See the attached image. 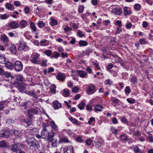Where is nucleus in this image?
Here are the masks:
<instances>
[{"label":"nucleus","instance_id":"63","mask_svg":"<svg viewBox=\"0 0 153 153\" xmlns=\"http://www.w3.org/2000/svg\"><path fill=\"white\" fill-rule=\"evenodd\" d=\"M76 140L77 142L80 143L82 142L83 141V140L80 136H78L76 137Z\"/></svg>","mask_w":153,"mask_h":153},{"label":"nucleus","instance_id":"55","mask_svg":"<svg viewBox=\"0 0 153 153\" xmlns=\"http://www.w3.org/2000/svg\"><path fill=\"white\" fill-rule=\"evenodd\" d=\"M125 92L126 94L130 93H131L130 88L128 86H126L125 90Z\"/></svg>","mask_w":153,"mask_h":153},{"label":"nucleus","instance_id":"7","mask_svg":"<svg viewBox=\"0 0 153 153\" xmlns=\"http://www.w3.org/2000/svg\"><path fill=\"white\" fill-rule=\"evenodd\" d=\"M38 113V111L35 108L30 109L27 111V114L30 118L33 117V115L37 114Z\"/></svg>","mask_w":153,"mask_h":153},{"label":"nucleus","instance_id":"2","mask_svg":"<svg viewBox=\"0 0 153 153\" xmlns=\"http://www.w3.org/2000/svg\"><path fill=\"white\" fill-rule=\"evenodd\" d=\"M24 147V145L21 143L15 142L11 145L10 148L13 152H17L18 150L20 149H23Z\"/></svg>","mask_w":153,"mask_h":153},{"label":"nucleus","instance_id":"14","mask_svg":"<svg viewBox=\"0 0 153 153\" xmlns=\"http://www.w3.org/2000/svg\"><path fill=\"white\" fill-rule=\"evenodd\" d=\"M128 136L125 134H123L120 135L119 137L120 140L123 142L126 143L127 142V140Z\"/></svg>","mask_w":153,"mask_h":153},{"label":"nucleus","instance_id":"58","mask_svg":"<svg viewBox=\"0 0 153 153\" xmlns=\"http://www.w3.org/2000/svg\"><path fill=\"white\" fill-rule=\"evenodd\" d=\"M5 7L8 10H11L12 7V4L9 3H7L5 4Z\"/></svg>","mask_w":153,"mask_h":153},{"label":"nucleus","instance_id":"22","mask_svg":"<svg viewBox=\"0 0 153 153\" xmlns=\"http://www.w3.org/2000/svg\"><path fill=\"white\" fill-rule=\"evenodd\" d=\"M69 119L73 123L79 126H80V124L78 123V121L76 119L71 117H70Z\"/></svg>","mask_w":153,"mask_h":153},{"label":"nucleus","instance_id":"56","mask_svg":"<svg viewBox=\"0 0 153 153\" xmlns=\"http://www.w3.org/2000/svg\"><path fill=\"white\" fill-rule=\"evenodd\" d=\"M92 141V140L91 138H89L86 140L85 143L87 145L90 146L91 144Z\"/></svg>","mask_w":153,"mask_h":153},{"label":"nucleus","instance_id":"15","mask_svg":"<svg viewBox=\"0 0 153 153\" xmlns=\"http://www.w3.org/2000/svg\"><path fill=\"white\" fill-rule=\"evenodd\" d=\"M9 47L8 49L13 53H15L16 52V49L15 46L13 45L9 44Z\"/></svg>","mask_w":153,"mask_h":153},{"label":"nucleus","instance_id":"12","mask_svg":"<svg viewBox=\"0 0 153 153\" xmlns=\"http://www.w3.org/2000/svg\"><path fill=\"white\" fill-rule=\"evenodd\" d=\"M62 106V104L57 101H55L53 102V107L55 109H58L60 108Z\"/></svg>","mask_w":153,"mask_h":153},{"label":"nucleus","instance_id":"32","mask_svg":"<svg viewBox=\"0 0 153 153\" xmlns=\"http://www.w3.org/2000/svg\"><path fill=\"white\" fill-rule=\"evenodd\" d=\"M56 87L55 84H52L50 87V92L53 94H54L56 93Z\"/></svg>","mask_w":153,"mask_h":153},{"label":"nucleus","instance_id":"51","mask_svg":"<svg viewBox=\"0 0 153 153\" xmlns=\"http://www.w3.org/2000/svg\"><path fill=\"white\" fill-rule=\"evenodd\" d=\"M13 131L14 134L16 137H19L21 134L20 131L17 130L15 129Z\"/></svg>","mask_w":153,"mask_h":153},{"label":"nucleus","instance_id":"52","mask_svg":"<svg viewBox=\"0 0 153 153\" xmlns=\"http://www.w3.org/2000/svg\"><path fill=\"white\" fill-rule=\"evenodd\" d=\"M57 24V21L53 19H51V25L52 26H54L56 25Z\"/></svg>","mask_w":153,"mask_h":153},{"label":"nucleus","instance_id":"50","mask_svg":"<svg viewBox=\"0 0 153 153\" xmlns=\"http://www.w3.org/2000/svg\"><path fill=\"white\" fill-rule=\"evenodd\" d=\"M126 100L128 103L130 104L134 103L136 101L133 98H128L126 99Z\"/></svg>","mask_w":153,"mask_h":153},{"label":"nucleus","instance_id":"1","mask_svg":"<svg viewBox=\"0 0 153 153\" xmlns=\"http://www.w3.org/2000/svg\"><path fill=\"white\" fill-rule=\"evenodd\" d=\"M25 142L30 147L37 149L39 147L38 142L34 137H31L27 139Z\"/></svg>","mask_w":153,"mask_h":153},{"label":"nucleus","instance_id":"17","mask_svg":"<svg viewBox=\"0 0 153 153\" xmlns=\"http://www.w3.org/2000/svg\"><path fill=\"white\" fill-rule=\"evenodd\" d=\"M1 40L4 43H7L10 41L8 38L5 34L1 36Z\"/></svg>","mask_w":153,"mask_h":153},{"label":"nucleus","instance_id":"30","mask_svg":"<svg viewBox=\"0 0 153 153\" xmlns=\"http://www.w3.org/2000/svg\"><path fill=\"white\" fill-rule=\"evenodd\" d=\"M5 57L4 55L0 54V63L5 64Z\"/></svg>","mask_w":153,"mask_h":153},{"label":"nucleus","instance_id":"13","mask_svg":"<svg viewBox=\"0 0 153 153\" xmlns=\"http://www.w3.org/2000/svg\"><path fill=\"white\" fill-rule=\"evenodd\" d=\"M56 78L59 80L63 81L65 79L66 76L64 74L60 73L58 74Z\"/></svg>","mask_w":153,"mask_h":153},{"label":"nucleus","instance_id":"23","mask_svg":"<svg viewBox=\"0 0 153 153\" xmlns=\"http://www.w3.org/2000/svg\"><path fill=\"white\" fill-rule=\"evenodd\" d=\"M2 76H5V77L8 78H11V79H12L13 78V77L11 75V74L10 73L8 72H4V71L3 75Z\"/></svg>","mask_w":153,"mask_h":153},{"label":"nucleus","instance_id":"4","mask_svg":"<svg viewBox=\"0 0 153 153\" xmlns=\"http://www.w3.org/2000/svg\"><path fill=\"white\" fill-rule=\"evenodd\" d=\"M39 56L40 54L37 53H33L31 56V61L34 63L39 64V62L38 60Z\"/></svg>","mask_w":153,"mask_h":153},{"label":"nucleus","instance_id":"53","mask_svg":"<svg viewBox=\"0 0 153 153\" xmlns=\"http://www.w3.org/2000/svg\"><path fill=\"white\" fill-rule=\"evenodd\" d=\"M113 82L110 79H107L105 81V83L106 85H111L112 84Z\"/></svg>","mask_w":153,"mask_h":153},{"label":"nucleus","instance_id":"16","mask_svg":"<svg viewBox=\"0 0 153 153\" xmlns=\"http://www.w3.org/2000/svg\"><path fill=\"white\" fill-rule=\"evenodd\" d=\"M32 119L31 118H24L23 120L24 122L26 123L27 126H30L32 124Z\"/></svg>","mask_w":153,"mask_h":153},{"label":"nucleus","instance_id":"31","mask_svg":"<svg viewBox=\"0 0 153 153\" xmlns=\"http://www.w3.org/2000/svg\"><path fill=\"white\" fill-rule=\"evenodd\" d=\"M20 25L23 28H24L27 27L28 25L26 21L24 20H22L20 22Z\"/></svg>","mask_w":153,"mask_h":153},{"label":"nucleus","instance_id":"38","mask_svg":"<svg viewBox=\"0 0 153 153\" xmlns=\"http://www.w3.org/2000/svg\"><path fill=\"white\" fill-rule=\"evenodd\" d=\"M9 17V15L7 14H0V18L2 20H5L7 19Z\"/></svg>","mask_w":153,"mask_h":153},{"label":"nucleus","instance_id":"34","mask_svg":"<svg viewBox=\"0 0 153 153\" xmlns=\"http://www.w3.org/2000/svg\"><path fill=\"white\" fill-rule=\"evenodd\" d=\"M5 66L9 69H11L13 67V64L10 62H8L6 63Z\"/></svg>","mask_w":153,"mask_h":153},{"label":"nucleus","instance_id":"62","mask_svg":"<svg viewBox=\"0 0 153 153\" xmlns=\"http://www.w3.org/2000/svg\"><path fill=\"white\" fill-rule=\"evenodd\" d=\"M93 65L95 67L97 68L98 69H100V68L99 67V64L97 62V61L95 60L94 62H93Z\"/></svg>","mask_w":153,"mask_h":153},{"label":"nucleus","instance_id":"25","mask_svg":"<svg viewBox=\"0 0 153 153\" xmlns=\"http://www.w3.org/2000/svg\"><path fill=\"white\" fill-rule=\"evenodd\" d=\"M77 74L81 77L82 78L84 77L86 74V73L83 71H77Z\"/></svg>","mask_w":153,"mask_h":153},{"label":"nucleus","instance_id":"5","mask_svg":"<svg viewBox=\"0 0 153 153\" xmlns=\"http://www.w3.org/2000/svg\"><path fill=\"white\" fill-rule=\"evenodd\" d=\"M9 132L7 130L2 129L0 131V137L3 138H7L9 136Z\"/></svg>","mask_w":153,"mask_h":153},{"label":"nucleus","instance_id":"45","mask_svg":"<svg viewBox=\"0 0 153 153\" xmlns=\"http://www.w3.org/2000/svg\"><path fill=\"white\" fill-rule=\"evenodd\" d=\"M85 105V104L83 102H81L78 105V108L80 110H82Z\"/></svg>","mask_w":153,"mask_h":153},{"label":"nucleus","instance_id":"20","mask_svg":"<svg viewBox=\"0 0 153 153\" xmlns=\"http://www.w3.org/2000/svg\"><path fill=\"white\" fill-rule=\"evenodd\" d=\"M93 52L91 48H88L85 51H82L83 53L85 55H89L90 53H92Z\"/></svg>","mask_w":153,"mask_h":153},{"label":"nucleus","instance_id":"24","mask_svg":"<svg viewBox=\"0 0 153 153\" xmlns=\"http://www.w3.org/2000/svg\"><path fill=\"white\" fill-rule=\"evenodd\" d=\"M103 108L102 106L100 105H97L94 108V110L95 111H101Z\"/></svg>","mask_w":153,"mask_h":153},{"label":"nucleus","instance_id":"49","mask_svg":"<svg viewBox=\"0 0 153 153\" xmlns=\"http://www.w3.org/2000/svg\"><path fill=\"white\" fill-rule=\"evenodd\" d=\"M110 130L112 133L114 134H117L118 131L117 129H115L114 128L113 126H112L110 128Z\"/></svg>","mask_w":153,"mask_h":153},{"label":"nucleus","instance_id":"28","mask_svg":"<svg viewBox=\"0 0 153 153\" xmlns=\"http://www.w3.org/2000/svg\"><path fill=\"white\" fill-rule=\"evenodd\" d=\"M18 34V33L15 31H14L13 32H9L8 33V36L11 37H17Z\"/></svg>","mask_w":153,"mask_h":153},{"label":"nucleus","instance_id":"27","mask_svg":"<svg viewBox=\"0 0 153 153\" xmlns=\"http://www.w3.org/2000/svg\"><path fill=\"white\" fill-rule=\"evenodd\" d=\"M30 28L33 30V31L36 32V26L35 23L33 22L30 20Z\"/></svg>","mask_w":153,"mask_h":153},{"label":"nucleus","instance_id":"6","mask_svg":"<svg viewBox=\"0 0 153 153\" xmlns=\"http://www.w3.org/2000/svg\"><path fill=\"white\" fill-rule=\"evenodd\" d=\"M95 87L94 85H91L88 86V89L87 90V93L90 95L96 92L95 90Z\"/></svg>","mask_w":153,"mask_h":153},{"label":"nucleus","instance_id":"39","mask_svg":"<svg viewBox=\"0 0 153 153\" xmlns=\"http://www.w3.org/2000/svg\"><path fill=\"white\" fill-rule=\"evenodd\" d=\"M79 43L81 46H86L88 44V43L86 41L83 40L80 41Z\"/></svg>","mask_w":153,"mask_h":153},{"label":"nucleus","instance_id":"44","mask_svg":"<svg viewBox=\"0 0 153 153\" xmlns=\"http://www.w3.org/2000/svg\"><path fill=\"white\" fill-rule=\"evenodd\" d=\"M134 151L135 153H141V150L137 146H135L134 147Z\"/></svg>","mask_w":153,"mask_h":153},{"label":"nucleus","instance_id":"33","mask_svg":"<svg viewBox=\"0 0 153 153\" xmlns=\"http://www.w3.org/2000/svg\"><path fill=\"white\" fill-rule=\"evenodd\" d=\"M127 7H124L123 8L124 13L125 16L127 15H130L131 13V10H127Z\"/></svg>","mask_w":153,"mask_h":153},{"label":"nucleus","instance_id":"54","mask_svg":"<svg viewBox=\"0 0 153 153\" xmlns=\"http://www.w3.org/2000/svg\"><path fill=\"white\" fill-rule=\"evenodd\" d=\"M18 88L19 90L22 91L23 90H24L25 89V87L22 85H19L18 86Z\"/></svg>","mask_w":153,"mask_h":153},{"label":"nucleus","instance_id":"21","mask_svg":"<svg viewBox=\"0 0 153 153\" xmlns=\"http://www.w3.org/2000/svg\"><path fill=\"white\" fill-rule=\"evenodd\" d=\"M37 130L36 128H35L30 129L29 131V134L33 136L36 135L37 133Z\"/></svg>","mask_w":153,"mask_h":153},{"label":"nucleus","instance_id":"57","mask_svg":"<svg viewBox=\"0 0 153 153\" xmlns=\"http://www.w3.org/2000/svg\"><path fill=\"white\" fill-rule=\"evenodd\" d=\"M60 140L61 142L62 143H68L69 142L68 139L67 137L62 138Z\"/></svg>","mask_w":153,"mask_h":153},{"label":"nucleus","instance_id":"9","mask_svg":"<svg viewBox=\"0 0 153 153\" xmlns=\"http://www.w3.org/2000/svg\"><path fill=\"white\" fill-rule=\"evenodd\" d=\"M8 26L12 29L17 28L19 26L18 23L15 21H13L9 23Z\"/></svg>","mask_w":153,"mask_h":153},{"label":"nucleus","instance_id":"41","mask_svg":"<svg viewBox=\"0 0 153 153\" xmlns=\"http://www.w3.org/2000/svg\"><path fill=\"white\" fill-rule=\"evenodd\" d=\"M130 81L133 84H134L136 83L137 81V78L134 76H132L130 79Z\"/></svg>","mask_w":153,"mask_h":153},{"label":"nucleus","instance_id":"43","mask_svg":"<svg viewBox=\"0 0 153 153\" xmlns=\"http://www.w3.org/2000/svg\"><path fill=\"white\" fill-rule=\"evenodd\" d=\"M16 79L18 82H22L24 79V77L22 76L19 75L17 76L16 78Z\"/></svg>","mask_w":153,"mask_h":153},{"label":"nucleus","instance_id":"42","mask_svg":"<svg viewBox=\"0 0 153 153\" xmlns=\"http://www.w3.org/2000/svg\"><path fill=\"white\" fill-rule=\"evenodd\" d=\"M52 51L50 50H47L43 52V53L48 56H50L52 54Z\"/></svg>","mask_w":153,"mask_h":153},{"label":"nucleus","instance_id":"46","mask_svg":"<svg viewBox=\"0 0 153 153\" xmlns=\"http://www.w3.org/2000/svg\"><path fill=\"white\" fill-rule=\"evenodd\" d=\"M63 91H64L65 95L66 97H68L69 96L71 92L70 90L67 89H64Z\"/></svg>","mask_w":153,"mask_h":153},{"label":"nucleus","instance_id":"37","mask_svg":"<svg viewBox=\"0 0 153 153\" xmlns=\"http://www.w3.org/2000/svg\"><path fill=\"white\" fill-rule=\"evenodd\" d=\"M6 102V101H0V111L3 110Z\"/></svg>","mask_w":153,"mask_h":153},{"label":"nucleus","instance_id":"47","mask_svg":"<svg viewBox=\"0 0 153 153\" xmlns=\"http://www.w3.org/2000/svg\"><path fill=\"white\" fill-rule=\"evenodd\" d=\"M50 141L51 142V145L52 146L54 147H56L57 146V145L56 143L57 141L56 140L53 139L51 141Z\"/></svg>","mask_w":153,"mask_h":153},{"label":"nucleus","instance_id":"40","mask_svg":"<svg viewBox=\"0 0 153 153\" xmlns=\"http://www.w3.org/2000/svg\"><path fill=\"white\" fill-rule=\"evenodd\" d=\"M29 102V101H27L26 102H25L22 103L21 104V106L22 107H23L24 109L26 110L27 108V104Z\"/></svg>","mask_w":153,"mask_h":153},{"label":"nucleus","instance_id":"64","mask_svg":"<svg viewBox=\"0 0 153 153\" xmlns=\"http://www.w3.org/2000/svg\"><path fill=\"white\" fill-rule=\"evenodd\" d=\"M77 35L78 36L80 37H82L84 36V35L83 34L82 31L79 30L77 32Z\"/></svg>","mask_w":153,"mask_h":153},{"label":"nucleus","instance_id":"8","mask_svg":"<svg viewBox=\"0 0 153 153\" xmlns=\"http://www.w3.org/2000/svg\"><path fill=\"white\" fill-rule=\"evenodd\" d=\"M73 147L71 146L65 147L63 149V153H74Z\"/></svg>","mask_w":153,"mask_h":153},{"label":"nucleus","instance_id":"10","mask_svg":"<svg viewBox=\"0 0 153 153\" xmlns=\"http://www.w3.org/2000/svg\"><path fill=\"white\" fill-rule=\"evenodd\" d=\"M49 133L48 130L45 127H44L41 132L42 138L43 139L46 138Z\"/></svg>","mask_w":153,"mask_h":153},{"label":"nucleus","instance_id":"36","mask_svg":"<svg viewBox=\"0 0 153 153\" xmlns=\"http://www.w3.org/2000/svg\"><path fill=\"white\" fill-rule=\"evenodd\" d=\"M7 146V144L5 140H3L0 141V147L6 148Z\"/></svg>","mask_w":153,"mask_h":153},{"label":"nucleus","instance_id":"26","mask_svg":"<svg viewBox=\"0 0 153 153\" xmlns=\"http://www.w3.org/2000/svg\"><path fill=\"white\" fill-rule=\"evenodd\" d=\"M6 123L7 125H12L15 122V121L12 119L9 118L6 121Z\"/></svg>","mask_w":153,"mask_h":153},{"label":"nucleus","instance_id":"3","mask_svg":"<svg viewBox=\"0 0 153 153\" xmlns=\"http://www.w3.org/2000/svg\"><path fill=\"white\" fill-rule=\"evenodd\" d=\"M14 69L17 71H20L23 69V65L21 62L16 60L13 64Z\"/></svg>","mask_w":153,"mask_h":153},{"label":"nucleus","instance_id":"19","mask_svg":"<svg viewBox=\"0 0 153 153\" xmlns=\"http://www.w3.org/2000/svg\"><path fill=\"white\" fill-rule=\"evenodd\" d=\"M54 132H50L48 133L47 135V137L46 138L47 139L48 141H51L53 139V137L54 136Z\"/></svg>","mask_w":153,"mask_h":153},{"label":"nucleus","instance_id":"18","mask_svg":"<svg viewBox=\"0 0 153 153\" xmlns=\"http://www.w3.org/2000/svg\"><path fill=\"white\" fill-rule=\"evenodd\" d=\"M113 11L115 14L120 15L122 13V9L119 7H116L113 9Z\"/></svg>","mask_w":153,"mask_h":153},{"label":"nucleus","instance_id":"60","mask_svg":"<svg viewBox=\"0 0 153 153\" xmlns=\"http://www.w3.org/2000/svg\"><path fill=\"white\" fill-rule=\"evenodd\" d=\"M139 42L141 44H146L147 41H146L144 39H140Z\"/></svg>","mask_w":153,"mask_h":153},{"label":"nucleus","instance_id":"35","mask_svg":"<svg viewBox=\"0 0 153 153\" xmlns=\"http://www.w3.org/2000/svg\"><path fill=\"white\" fill-rule=\"evenodd\" d=\"M50 125L51 126L52 128L54 129L55 131H57L58 130V128L56 124H55L54 122L53 121H51V122Z\"/></svg>","mask_w":153,"mask_h":153},{"label":"nucleus","instance_id":"48","mask_svg":"<svg viewBox=\"0 0 153 153\" xmlns=\"http://www.w3.org/2000/svg\"><path fill=\"white\" fill-rule=\"evenodd\" d=\"M45 25V23L42 21H39L37 23V25L39 28H41L42 27L44 26Z\"/></svg>","mask_w":153,"mask_h":153},{"label":"nucleus","instance_id":"59","mask_svg":"<svg viewBox=\"0 0 153 153\" xmlns=\"http://www.w3.org/2000/svg\"><path fill=\"white\" fill-rule=\"evenodd\" d=\"M53 56V57L55 58H57L60 56V54L57 51H54Z\"/></svg>","mask_w":153,"mask_h":153},{"label":"nucleus","instance_id":"61","mask_svg":"<svg viewBox=\"0 0 153 153\" xmlns=\"http://www.w3.org/2000/svg\"><path fill=\"white\" fill-rule=\"evenodd\" d=\"M84 8V7L83 6L81 5L79 6L78 8V11L80 13H82L83 11Z\"/></svg>","mask_w":153,"mask_h":153},{"label":"nucleus","instance_id":"11","mask_svg":"<svg viewBox=\"0 0 153 153\" xmlns=\"http://www.w3.org/2000/svg\"><path fill=\"white\" fill-rule=\"evenodd\" d=\"M19 49L22 51L27 48H29V49H30V48H28L27 46V45L25 42L21 40L19 41Z\"/></svg>","mask_w":153,"mask_h":153},{"label":"nucleus","instance_id":"29","mask_svg":"<svg viewBox=\"0 0 153 153\" xmlns=\"http://www.w3.org/2000/svg\"><path fill=\"white\" fill-rule=\"evenodd\" d=\"M94 144L95 146L98 147L99 148L101 147L102 145L104 143L103 140H102L100 141H94Z\"/></svg>","mask_w":153,"mask_h":153}]
</instances>
